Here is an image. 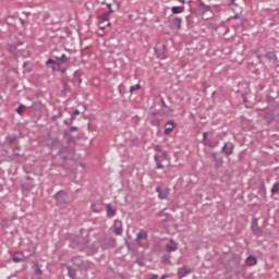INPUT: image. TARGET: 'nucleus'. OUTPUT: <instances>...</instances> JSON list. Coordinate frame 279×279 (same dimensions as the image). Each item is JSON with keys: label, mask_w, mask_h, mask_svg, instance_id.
I'll return each instance as SVG.
<instances>
[{"label": "nucleus", "mask_w": 279, "mask_h": 279, "mask_svg": "<svg viewBox=\"0 0 279 279\" xmlns=\"http://www.w3.org/2000/svg\"><path fill=\"white\" fill-rule=\"evenodd\" d=\"M58 71H60V73H62V74H64V73H66V69H58Z\"/></svg>", "instance_id": "40"}, {"label": "nucleus", "mask_w": 279, "mask_h": 279, "mask_svg": "<svg viewBox=\"0 0 279 279\" xmlns=\"http://www.w3.org/2000/svg\"><path fill=\"white\" fill-rule=\"evenodd\" d=\"M136 90H141V84L132 85V86L130 87V93H131V95H132L134 92H136Z\"/></svg>", "instance_id": "25"}, {"label": "nucleus", "mask_w": 279, "mask_h": 279, "mask_svg": "<svg viewBox=\"0 0 279 279\" xmlns=\"http://www.w3.org/2000/svg\"><path fill=\"white\" fill-rule=\"evenodd\" d=\"M171 12L172 14H182V12H184V7H172Z\"/></svg>", "instance_id": "16"}, {"label": "nucleus", "mask_w": 279, "mask_h": 279, "mask_svg": "<svg viewBox=\"0 0 279 279\" xmlns=\"http://www.w3.org/2000/svg\"><path fill=\"white\" fill-rule=\"evenodd\" d=\"M100 21H102V23H106L108 21H110V13H105V14H101L99 16Z\"/></svg>", "instance_id": "20"}, {"label": "nucleus", "mask_w": 279, "mask_h": 279, "mask_svg": "<svg viewBox=\"0 0 279 279\" xmlns=\"http://www.w3.org/2000/svg\"><path fill=\"white\" fill-rule=\"evenodd\" d=\"M167 278H169V276H167V275H162V276L160 277V279H167Z\"/></svg>", "instance_id": "43"}, {"label": "nucleus", "mask_w": 279, "mask_h": 279, "mask_svg": "<svg viewBox=\"0 0 279 279\" xmlns=\"http://www.w3.org/2000/svg\"><path fill=\"white\" fill-rule=\"evenodd\" d=\"M155 162H162V159H160V155H155Z\"/></svg>", "instance_id": "32"}, {"label": "nucleus", "mask_w": 279, "mask_h": 279, "mask_svg": "<svg viewBox=\"0 0 279 279\" xmlns=\"http://www.w3.org/2000/svg\"><path fill=\"white\" fill-rule=\"evenodd\" d=\"M80 116V110L78 109H75L74 112L72 113L71 116V121H75V117Z\"/></svg>", "instance_id": "29"}, {"label": "nucleus", "mask_w": 279, "mask_h": 279, "mask_svg": "<svg viewBox=\"0 0 279 279\" xmlns=\"http://www.w3.org/2000/svg\"><path fill=\"white\" fill-rule=\"evenodd\" d=\"M65 151H66V148H65V147H62V148L59 150L58 155H59V156H62V154H64Z\"/></svg>", "instance_id": "34"}, {"label": "nucleus", "mask_w": 279, "mask_h": 279, "mask_svg": "<svg viewBox=\"0 0 279 279\" xmlns=\"http://www.w3.org/2000/svg\"><path fill=\"white\" fill-rule=\"evenodd\" d=\"M7 143H9V145H12V143H16V136L15 135H9L5 137Z\"/></svg>", "instance_id": "18"}, {"label": "nucleus", "mask_w": 279, "mask_h": 279, "mask_svg": "<svg viewBox=\"0 0 279 279\" xmlns=\"http://www.w3.org/2000/svg\"><path fill=\"white\" fill-rule=\"evenodd\" d=\"M107 8L109 10V12H107V14H113L114 10H112V4L111 3H107Z\"/></svg>", "instance_id": "31"}, {"label": "nucleus", "mask_w": 279, "mask_h": 279, "mask_svg": "<svg viewBox=\"0 0 279 279\" xmlns=\"http://www.w3.org/2000/svg\"><path fill=\"white\" fill-rule=\"evenodd\" d=\"M64 136L66 137L68 145H75V137L73 135L65 133Z\"/></svg>", "instance_id": "15"}, {"label": "nucleus", "mask_w": 279, "mask_h": 279, "mask_svg": "<svg viewBox=\"0 0 279 279\" xmlns=\"http://www.w3.org/2000/svg\"><path fill=\"white\" fill-rule=\"evenodd\" d=\"M51 71H58V69H56V66H51Z\"/></svg>", "instance_id": "47"}, {"label": "nucleus", "mask_w": 279, "mask_h": 279, "mask_svg": "<svg viewBox=\"0 0 279 279\" xmlns=\"http://www.w3.org/2000/svg\"><path fill=\"white\" fill-rule=\"evenodd\" d=\"M74 75H77V71L74 72Z\"/></svg>", "instance_id": "50"}, {"label": "nucleus", "mask_w": 279, "mask_h": 279, "mask_svg": "<svg viewBox=\"0 0 279 279\" xmlns=\"http://www.w3.org/2000/svg\"><path fill=\"white\" fill-rule=\"evenodd\" d=\"M265 58L267 60H276V53L274 51L266 52Z\"/></svg>", "instance_id": "23"}, {"label": "nucleus", "mask_w": 279, "mask_h": 279, "mask_svg": "<svg viewBox=\"0 0 279 279\" xmlns=\"http://www.w3.org/2000/svg\"><path fill=\"white\" fill-rule=\"evenodd\" d=\"M156 193H158L159 199H167L169 197V189L167 187H156Z\"/></svg>", "instance_id": "6"}, {"label": "nucleus", "mask_w": 279, "mask_h": 279, "mask_svg": "<svg viewBox=\"0 0 279 279\" xmlns=\"http://www.w3.org/2000/svg\"><path fill=\"white\" fill-rule=\"evenodd\" d=\"M207 138H208V132H204L203 133V142H206Z\"/></svg>", "instance_id": "35"}, {"label": "nucleus", "mask_w": 279, "mask_h": 279, "mask_svg": "<svg viewBox=\"0 0 279 279\" xmlns=\"http://www.w3.org/2000/svg\"><path fill=\"white\" fill-rule=\"evenodd\" d=\"M106 208H107L108 217H114V215H117V210L114 208H112V205L107 204Z\"/></svg>", "instance_id": "12"}, {"label": "nucleus", "mask_w": 279, "mask_h": 279, "mask_svg": "<svg viewBox=\"0 0 279 279\" xmlns=\"http://www.w3.org/2000/svg\"><path fill=\"white\" fill-rule=\"evenodd\" d=\"M114 234H117L118 236H121L123 234V227L118 226L114 228L113 230Z\"/></svg>", "instance_id": "22"}, {"label": "nucleus", "mask_w": 279, "mask_h": 279, "mask_svg": "<svg viewBox=\"0 0 279 279\" xmlns=\"http://www.w3.org/2000/svg\"><path fill=\"white\" fill-rule=\"evenodd\" d=\"M155 151H157L158 154H161V151L163 150L160 149V145H157L155 146Z\"/></svg>", "instance_id": "36"}, {"label": "nucleus", "mask_w": 279, "mask_h": 279, "mask_svg": "<svg viewBox=\"0 0 279 279\" xmlns=\"http://www.w3.org/2000/svg\"><path fill=\"white\" fill-rule=\"evenodd\" d=\"M54 60H58V62H62V64H66L69 62V58L66 54L62 53L60 57L59 56H53Z\"/></svg>", "instance_id": "11"}, {"label": "nucleus", "mask_w": 279, "mask_h": 279, "mask_svg": "<svg viewBox=\"0 0 279 279\" xmlns=\"http://www.w3.org/2000/svg\"><path fill=\"white\" fill-rule=\"evenodd\" d=\"M49 64H58V66H60V63H58L56 60L53 59H48L46 61V66H49Z\"/></svg>", "instance_id": "28"}, {"label": "nucleus", "mask_w": 279, "mask_h": 279, "mask_svg": "<svg viewBox=\"0 0 279 279\" xmlns=\"http://www.w3.org/2000/svg\"><path fill=\"white\" fill-rule=\"evenodd\" d=\"M222 154L226 156H232L234 151V144L233 143H226L221 149Z\"/></svg>", "instance_id": "4"}, {"label": "nucleus", "mask_w": 279, "mask_h": 279, "mask_svg": "<svg viewBox=\"0 0 279 279\" xmlns=\"http://www.w3.org/2000/svg\"><path fill=\"white\" fill-rule=\"evenodd\" d=\"M150 124L155 128H158V125H160V120H158V118H155L150 121Z\"/></svg>", "instance_id": "27"}, {"label": "nucleus", "mask_w": 279, "mask_h": 279, "mask_svg": "<svg viewBox=\"0 0 279 279\" xmlns=\"http://www.w3.org/2000/svg\"><path fill=\"white\" fill-rule=\"evenodd\" d=\"M70 132H77V126H71Z\"/></svg>", "instance_id": "38"}, {"label": "nucleus", "mask_w": 279, "mask_h": 279, "mask_svg": "<svg viewBox=\"0 0 279 279\" xmlns=\"http://www.w3.org/2000/svg\"><path fill=\"white\" fill-rule=\"evenodd\" d=\"M23 260V254H15L13 255V263H22Z\"/></svg>", "instance_id": "19"}, {"label": "nucleus", "mask_w": 279, "mask_h": 279, "mask_svg": "<svg viewBox=\"0 0 279 279\" xmlns=\"http://www.w3.org/2000/svg\"><path fill=\"white\" fill-rule=\"evenodd\" d=\"M179 3H186V0H178Z\"/></svg>", "instance_id": "44"}, {"label": "nucleus", "mask_w": 279, "mask_h": 279, "mask_svg": "<svg viewBox=\"0 0 279 279\" xmlns=\"http://www.w3.org/2000/svg\"><path fill=\"white\" fill-rule=\"evenodd\" d=\"M20 21L22 25H25V20L21 19Z\"/></svg>", "instance_id": "45"}, {"label": "nucleus", "mask_w": 279, "mask_h": 279, "mask_svg": "<svg viewBox=\"0 0 279 279\" xmlns=\"http://www.w3.org/2000/svg\"><path fill=\"white\" fill-rule=\"evenodd\" d=\"M149 238V234H147V231H141L136 234V243L137 245H143V241H147V239Z\"/></svg>", "instance_id": "5"}, {"label": "nucleus", "mask_w": 279, "mask_h": 279, "mask_svg": "<svg viewBox=\"0 0 279 279\" xmlns=\"http://www.w3.org/2000/svg\"><path fill=\"white\" fill-rule=\"evenodd\" d=\"M161 161L157 162L156 169H165V166L160 163Z\"/></svg>", "instance_id": "33"}, {"label": "nucleus", "mask_w": 279, "mask_h": 279, "mask_svg": "<svg viewBox=\"0 0 279 279\" xmlns=\"http://www.w3.org/2000/svg\"><path fill=\"white\" fill-rule=\"evenodd\" d=\"M161 106L162 108H167V102H165V98H161Z\"/></svg>", "instance_id": "37"}, {"label": "nucleus", "mask_w": 279, "mask_h": 279, "mask_svg": "<svg viewBox=\"0 0 279 279\" xmlns=\"http://www.w3.org/2000/svg\"><path fill=\"white\" fill-rule=\"evenodd\" d=\"M64 125H69V120L63 121Z\"/></svg>", "instance_id": "46"}, {"label": "nucleus", "mask_w": 279, "mask_h": 279, "mask_svg": "<svg viewBox=\"0 0 279 279\" xmlns=\"http://www.w3.org/2000/svg\"><path fill=\"white\" fill-rule=\"evenodd\" d=\"M171 243H172V244H167V245H166L167 252H175V251L178 250V244H175V243L173 242V240H171Z\"/></svg>", "instance_id": "13"}, {"label": "nucleus", "mask_w": 279, "mask_h": 279, "mask_svg": "<svg viewBox=\"0 0 279 279\" xmlns=\"http://www.w3.org/2000/svg\"><path fill=\"white\" fill-rule=\"evenodd\" d=\"M251 230L253 232V234H263V229H260V227H258V218H254L252 220V225H251Z\"/></svg>", "instance_id": "3"}, {"label": "nucleus", "mask_w": 279, "mask_h": 279, "mask_svg": "<svg viewBox=\"0 0 279 279\" xmlns=\"http://www.w3.org/2000/svg\"><path fill=\"white\" fill-rule=\"evenodd\" d=\"M17 114H23L25 112V105H20L16 109Z\"/></svg>", "instance_id": "26"}, {"label": "nucleus", "mask_w": 279, "mask_h": 279, "mask_svg": "<svg viewBox=\"0 0 279 279\" xmlns=\"http://www.w3.org/2000/svg\"><path fill=\"white\" fill-rule=\"evenodd\" d=\"M62 117V112H59L57 116H53V119H60Z\"/></svg>", "instance_id": "39"}, {"label": "nucleus", "mask_w": 279, "mask_h": 279, "mask_svg": "<svg viewBox=\"0 0 279 279\" xmlns=\"http://www.w3.org/2000/svg\"><path fill=\"white\" fill-rule=\"evenodd\" d=\"M149 279H158V275H150Z\"/></svg>", "instance_id": "42"}, {"label": "nucleus", "mask_w": 279, "mask_h": 279, "mask_svg": "<svg viewBox=\"0 0 279 279\" xmlns=\"http://www.w3.org/2000/svg\"><path fill=\"white\" fill-rule=\"evenodd\" d=\"M172 27H174V29H182V17H174L172 20Z\"/></svg>", "instance_id": "7"}, {"label": "nucleus", "mask_w": 279, "mask_h": 279, "mask_svg": "<svg viewBox=\"0 0 279 279\" xmlns=\"http://www.w3.org/2000/svg\"><path fill=\"white\" fill-rule=\"evenodd\" d=\"M54 199L59 208H66L69 206V194L64 191H59L54 194Z\"/></svg>", "instance_id": "1"}, {"label": "nucleus", "mask_w": 279, "mask_h": 279, "mask_svg": "<svg viewBox=\"0 0 279 279\" xmlns=\"http://www.w3.org/2000/svg\"><path fill=\"white\" fill-rule=\"evenodd\" d=\"M99 29H102V31H105V29H106V27H105V26H100V27H99Z\"/></svg>", "instance_id": "48"}, {"label": "nucleus", "mask_w": 279, "mask_h": 279, "mask_svg": "<svg viewBox=\"0 0 279 279\" xmlns=\"http://www.w3.org/2000/svg\"><path fill=\"white\" fill-rule=\"evenodd\" d=\"M270 193L271 195H276V193H279V183H274Z\"/></svg>", "instance_id": "21"}, {"label": "nucleus", "mask_w": 279, "mask_h": 279, "mask_svg": "<svg viewBox=\"0 0 279 279\" xmlns=\"http://www.w3.org/2000/svg\"><path fill=\"white\" fill-rule=\"evenodd\" d=\"M199 10L201 12H203V14H206V12H211L213 8L210 7V4H206L204 2L199 3Z\"/></svg>", "instance_id": "9"}, {"label": "nucleus", "mask_w": 279, "mask_h": 279, "mask_svg": "<svg viewBox=\"0 0 279 279\" xmlns=\"http://www.w3.org/2000/svg\"><path fill=\"white\" fill-rule=\"evenodd\" d=\"M275 121H276L277 123H279V113H277V114L275 116Z\"/></svg>", "instance_id": "41"}, {"label": "nucleus", "mask_w": 279, "mask_h": 279, "mask_svg": "<svg viewBox=\"0 0 279 279\" xmlns=\"http://www.w3.org/2000/svg\"><path fill=\"white\" fill-rule=\"evenodd\" d=\"M167 125H170V126L165 129L163 134L169 135L171 132H173V129L175 128V122H173L172 120H169L167 122Z\"/></svg>", "instance_id": "8"}, {"label": "nucleus", "mask_w": 279, "mask_h": 279, "mask_svg": "<svg viewBox=\"0 0 279 279\" xmlns=\"http://www.w3.org/2000/svg\"><path fill=\"white\" fill-rule=\"evenodd\" d=\"M246 264L248 267H254V265H257L258 264V259L252 255H250L247 258H246Z\"/></svg>", "instance_id": "10"}, {"label": "nucleus", "mask_w": 279, "mask_h": 279, "mask_svg": "<svg viewBox=\"0 0 279 279\" xmlns=\"http://www.w3.org/2000/svg\"><path fill=\"white\" fill-rule=\"evenodd\" d=\"M110 25H111V23H110V22H108V23H107V27H110Z\"/></svg>", "instance_id": "49"}, {"label": "nucleus", "mask_w": 279, "mask_h": 279, "mask_svg": "<svg viewBox=\"0 0 279 279\" xmlns=\"http://www.w3.org/2000/svg\"><path fill=\"white\" fill-rule=\"evenodd\" d=\"M33 269H35L36 276H43V269H40V265H38V263L34 264Z\"/></svg>", "instance_id": "17"}, {"label": "nucleus", "mask_w": 279, "mask_h": 279, "mask_svg": "<svg viewBox=\"0 0 279 279\" xmlns=\"http://www.w3.org/2000/svg\"><path fill=\"white\" fill-rule=\"evenodd\" d=\"M68 276H69V278L75 279V278H77V271H75V269L71 268V266H68Z\"/></svg>", "instance_id": "14"}, {"label": "nucleus", "mask_w": 279, "mask_h": 279, "mask_svg": "<svg viewBox=\"0 0 279 279\" xmlns=\"http://www.w3.org/2000/svg\"><path fill=\"white\" fill-rule=\"evenodd\" d=\"M177 274L179 276V279L186 278V276H189V274H193V269H191V267H189V266H183L181 268H178Z\"/></svg>", "instance_id": "2"}, {"label": "nucleus", "mask_w": 279, "mask_h": 279, "mask_svg": "<svg viewBox=\"0 0 279 279\" xmlns=\"http://www.w3.org/2000/svg\"><path fill=\"white\" fill-rule=\"evenodd\" d=\"M167 51V45L162 44L161 45V50L158 48H155V53H165Z\"/></svg>", "instance_id": "24"}, {"label": "nucleus", "mask_w": 279, "mask_h": 279, "mask_svg": "<svg viewBox=\"0 0 279 279\" xmlns=\"http://www.w3.org/2000/svg\"><path fill=\"white\" fill-rule=\"evenodd\" d=\"M160 154L161 155L159 157H160L161 162H162V160H167V158H168L167 151L163 150Z\"/></svg>", "instance_id": "30"}]
</instances>
